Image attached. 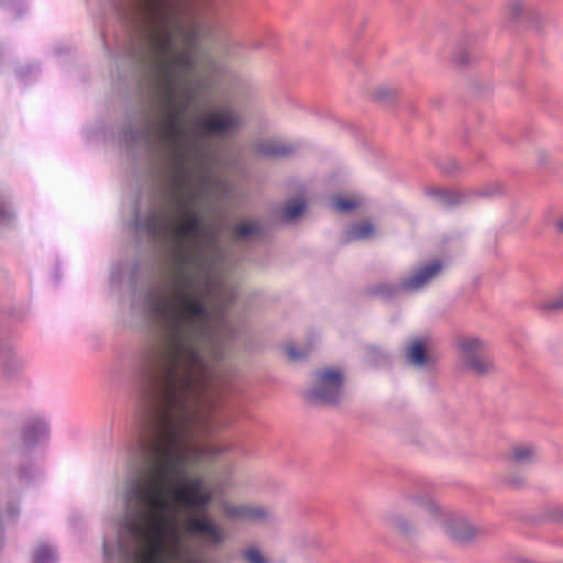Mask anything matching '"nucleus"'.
<instances>
[{"instance_id":"obj_1","label":"nucleus","mask_w":563,"mask_h":563,"mask_svg":"<svg viewBox=\"0 0 563 563\" xmlns=\"http://www.w3.org/2000/svg\"><path fill=\"white\" fill-rule=\"evenodd\" d=\"M190 340L161 343L146 366L151 397L159 410L153 438L131 496L148 481H156L167 503L166 514L176 508L205 509L212 492L201 476L176 481L188 463H203L230 452L225 441L197 443L232 424L224 413L225 380L201 356L199 343Z\"/></svg>"},{"instance_id":"obj_2","label":"nucleus","mask_w":563,"mask_h":563,"mask_svg":"<svg viewBox=\"0 0 563 563\" xmlns=\"http://www.w3.org/2000/svg\"><path fill=\"white\" fill-rule=\"evenodd\" d=\"M157 93L164 114L157 132L172 156L169 194L179 221L173 219L163 225L173 242L172 257L176 267L169 278L170 294L155 305L154 311L162 321L161 343L202 340L209 333L210 316L203 296L197 292L196 278L186 272L187 266L198 260L194 243L201 233L200 218L191 208L197 192L190 186L186 166L188 148L184 117L189 100L179 103L178 89H157Z\"/></svg>"},{"instance_id":"obj_3","label":"nucleus","mask_w":563,"mask_h":563,"mask_svg":"<svg viewBox=\"0 0 563 563\" xmlns=\"http://www.w3.org/2000/svg\"><path fill=\"white\" fill-rule=\"evenodd\" d=\"M144 18V41L156 89H179L181 78L191 70L189 52L174 49L179 22L174 0H137Z\"/></svg>"},{"instance_id":"obj_4","label":"nucleus","mask_w":563,"mask_h":563,"mask_svg":"<svg viewBox=\"0 0 563 563\" xmlns=\"http://www.w3.org/2000/svg\"><path fill=\"white\" fill-rule=\"evenodd\" d=\"M156 481H148L137 490L134 500L142 511L132 525L133 534L144 544L139 563H164L180 553L176 517L166 514L167 503Z\"/></svg>"},{"instance_id":"obj_5","label":"nucleus","mask_w":563,"mask_h":563,"mask_svg":"<svg viewBox=\"0 0 563 563\" xmlns=\"http://www.w3.org/2000/svg\"><path fill=\"white\" fill-rule=\"evenodd\" d=\"M457 361L462 369L483 376L494 369L489 350L485 342L473 335H462L454 341Z\"/></svg>"},{"instance_id":"obj_6","label":"nucleus","mask_w":563,"mask_h":563,"mask_svg":"<svg viewBox=\"0 0 563 563\" xmlns=\"http://www.w3.org/2000/svg\"><path fill=\"white\" fill-rule=\"evenodd\" d=\"M242 119L233 107L223 104L214 107L201 117L197 123V131L205 136H225L235 133Z\"/></svg>"},{"instance_id":"obj_7","label":"nucleus","mask_w":563,"mask_h":563,"mask_svg":"<svg viewBox=\"0 0 563 563\" xmlns=\"http://www.w3.org/2000/svg\"><path fill=\"white\" fill-rule=\"evenodd\" d=\"M343 376L340 371L328 368L316 373L313 387L307 393V399L314 402L336 404L342 393Z\"/></svg>"},{"instance_id":"obj_8","label":"nucleus","mask_w":563,"mask_h":563,"mask_svg":"<svg viewBox=\"0 0 563 563\" xmlns=\"http://www.w3.org/2000/svg\"><path fill=\"white\" fill-rule=\"evenodd\" d=\"M183 529L189 534H205L216 544L224 538L222 528L207 518L189 517L184 521Z\"/></svg>"},{"instance_id":"obj_9","label":"nucleus","mask_w":563,"mask_h":563,"mask_svg":"<svg viewBox=\"0 0 563 563\" xmlns=\"http://www.w3.org/2000/svg\"><path fill=\"white\" fill-rule=\"evenodd\" d=\"M442 269L440 261L417 269L409 277L404 278L400 288L407 291H416L424 287L432 278H434Z\"/></svg>"},{"instance_id":"obj_10","label":"nucleus","mask_w":563,"mask_h":563,"mask_svg":"<svg viewBox=\"0 0 563 563\" xmlns=\"http://www.w3.org/2000/svg\"><path fill=\"white\" fill-rule=\"evenodd\" d=\"M225 514L231 518L249 521H260L267 517V512L264 508L252 505L227 506Z\"/></svg>"},{"instance_id":"obj_11","label":"nucleus","mask_w":563,"mask_h":563,"mask_svg":"<svg viewBox=\"0 0 563 563\" xmlns=\"http://www.w3.org/2000/svg\"><path fill=\"white\" fill-rule=\"evenodd\" d=\"M536 456L532 446L526 444H516L510 448L507 461L512 465H523L530 463Z\"/></svg>"},{"instance_id":"obj_12","label":"nucleus","mask_w":563,"mask_h":563,"mask_svg":"<svg viewBox=\"0 0 563 563\" xmlns=\"http://www.w3.org/2000/svg\"><path fill=\"white\" fill-rule=\"evenodd\" d=\"M408 360L416 366H424L428 364L429 358L427 355V341L424 339L415 340L408 346Z\"/></svg>"},{"instance_id":"obj_13","label":"nucleus","mask_w":563,"mask_h":563,"mask_svg":"<svg viewBox=\"0 0 563 563\" xmlns=\"http://www.w3.org/2000/svg\"><path fill=\"white\" fill-rule=\"evenodd\" d=\"M448 533L457 542H466L475 536V529L464 520H457L448 527Z\"/></svg>"},{"instance_id":"obj_14","label":"nucleus","mask_w":563,"mask_h":563,"mask_svg":"<svg viewBox=\"0 0 563 563\" xmlns=\"http://www.w3.org/2000/svg\"><path fill=\"white\" fill-rule=\"evenodd\" d=\"M256 147L260 154L272 157L285 156L291 152L290 147L275 140L263 141Z\"/></svg>"},{"instance_id":"obj_15","label":"nucleus","mask_w":563,"mask_h":563,"mask_svg":"<svg viewBox=\"0 0 563 563\" xmlns=\"http://www.w3.org/2000/svg\"><path fill=\"white\" fill-rule=\"evenodd\" d=\"M374 231V225L368 221L356 223L346 232L345 241L351 242L369 239L373 236Z\"/></svg>"},{"instance_id":"obj_16","label":"nucleus","mask_w":563,"mask_h":563,"mask_svg":"<svg viewBox=\"0 0 563 563\" xmlns=\"http://www.w3.org/2000/svg\"><path fill=\"white\" fill-rule=\"evenodd\" d=\"M386 521L395 530L401 532H408L410 530V526L405 519L404 514L398 510L389 511L386 516Z\"/></svg>"},{"instance_id":"obj_17","label":"nucleus","mask_w":563,"mask_h":563,"mask_svg":"<svg viewBox=\"0 0 563 563\" xmlns=\"http://www.w3.org/2000/svg\"><path fill=\"white\" fill-rule=\"evenodd\" d=\"M332 203L339 212H349L354 210L361 205V200L356 197H334Z\"/></svg>"},{"instance_id":"obj_18","label":"nucleus","mask_w":563,"mask_h":563,"mask_svg":"<svg viewBox=\"0 0 563 563\" xmlns=\"http://www.w3.org/2000/svg\"><path fill=\"white\" fill-rule=\"evenodd\" d=\"M306 208L303 200L289 201L283 209V218L287 221L296 219Z\"/></svg>"},{"instance_id":"obj_19","label":"nucleus","mask_w":563,"mask_h":563,"mask_svg":"<svg viewBox=\"0 0 563 563\" xmlns=\"http://www.w3.org/2000/svg\"><path fill=\"white\" fill-rule=\"evenodd\" d=\"M260 231V224L256 221H247L234 227V234L238 238H247Z\"/></svg>"},{"instance_id":"obj_20","label":"nucleus","mask_w":563,"mask_h":563,"mask_svg":"<svg viewBox=\"0 0 563 563\" xmlns=\"http://www.w3.org/2000/svg\"><path fill=\"white\" fill-rule=\"evenodd\" d=\"M53 558V550L46 547H42L38 548L34 554V563H49Z\"/></svg>"},{"instance_id":"obj_21","label":"nucleus","mask_w":563,"mask_h":563,"mask_svg":"<svg viewBox=\"0 0 563 563\" xmlns=\"http://www.w3.org/2000/svg\"><path fill=\"white\" fill-rule=\"evenodd\" d=\"M542 308L548 311H563V291L555 298L547 301Z\"/></svg>"},{"instance_id":"obj_22","label":"nucleus","mask_w":563,"mask_h":563,"mask_svg":"<svg viewBox=\"0 0 563 563\" xmlns=\"http://www.w3.org/2000/svg\"><path fill=\"white\" fill-rule=\"evenodd\" d=\"M244 558L249 563H267L265 558L256 548H250L244 552Z\"/></svg>"},{"instance_id":"obj_23","label":"nucleus","mask_w":563,"mask_h":563,"mask_svg":"<svg viewBox=\"0 0 563 563\" xmlns=\"http://www.w3.org/2000/svg\"><path fill=\"white\" fill-rule=\"evenodd\" d=\"M185 42L189 45H195L198 41V31L195 26L189 27L184 32Z\"/></svg>"},{"instance_id":"obj_24","label":"nucleus","mask_w":563,"mask_h":563,"mask_svg":"<svg viewBox=\"0 0 563 563\" xmlns=\"http://www.w3.org/2000/svg\"><path fill=\"white\" fill-rule=\"evenodd\" d=\"M508 10H509V14L511 15V18H517L520 15V13L522 11V5L520 2L514 1L509 4Z\"/></svg>"},{"instance_id":"obj_25","label":"nucleus","mask_w":563,"mask_h":563,"mask_svg":"<svg viewBox=\"0 0 563 563\" xmlns=\"http://www.w3.org/2000/svg\"><path fill=\"white\" fill-rule=\"evenodd\" d=\"M194 5L200 10H209L212 7L213 0H190Z\"/></svg>"},{"instance_id":"obj_26","label":"nucleus","mask_w":563,"mask_h":563,"mask_svg":"<svg viewBox=\"0 0 563 563\" xmlns=\"http://www.w3.org/2000/svg\"><path fill=\"white\" fill-rule=\"evenodd\" d=\"M286 352L291 361H298L306 355V353L305 354L298 353L297 350L292 345H288L286 347Z\"/></svg>"},{"instance_id":"obj_27","label":"nucleus","mask_w":563,"mask_h":563,"mask_svg":"<svg viewBox=\"0 0 563 563\" xmlns=\"http://www.w3.org/2000/svg\"><path fill=\"white\" fill-rule=\"evenodd\" d=\"M10 218V211L7 206L0 202V220H5Z\"/></svg>"},{"instance_id":"obj_28","label":"nucleus","mask_w":563,"mask_h":563,"mask_svg":"<svg viewBox=\"0 0 563 563\" xmlns=\"http://www.w3.org/2000/svg\"><path fill=\"white\" fill-rule=\"evenodd\" d=\"M499 190H500L499 186H494L493 189H489V190H486V191H482L479 195H482V196H490V195H494L495 192H497Z\"/></svg>"},{"instance_id":"obj_29","label":"nucleus","mask_w":563,"mask_h":563,"mask_svg":"<svg viewBox=\"0 0 563 563\" xmlns=\"http://www.w3.org/2000/svg\"><path fill=\"white\" fill-rule=\"evenodd\" d=\"M461 201V195L460 194H453L452 198L448 199L449 205H454Z\"/></svg>"},{"instance_id":"obj_30","label":"nucleus","mask_w":563,"mask_h":563,"mask_svg":"<svg viewBox=\"0 0 563 563\" xmlns=\"http://www.w3.org/2000/svg\"><path fill=\"white\" fill-rule=\"evenodd\" d=\"M555 228H556L558 231L563 232V218L559 219L555 222Z\"/></svg>"},{"instance_id":"obj_31","label":"nucleus","mask_w":563,"mask_h":563,"mask_svg":"<svg viewBox=\"0 0 563 563\" xmlns=\"http://www.w3.org/2000/svg\"><path fill=\"white\" fill-rule=\"evenodd\" d=\"M37 427L42 432L45 431V424L43 422H37Z\"/></svg>"},{"instance_id":"obj_32","label":"nucleus","mask_w":563,"mask_h":563,"mask_svg":"<svg viewBox=\"0 0 563 563\" xmlns=\"http://www.w3.org/2000/svg\"><path fill=\"white\" fill-rule=\"evenodd\" d=\"M377 292H380V294H387V292H389V290H386V289H383V288H382V289H378V290H377Z\"/></svg>"}]
</instances>
